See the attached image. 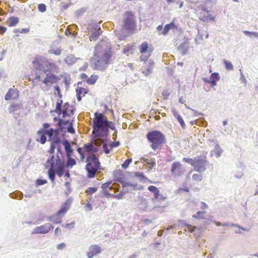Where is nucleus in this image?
Segmentation results:
<instances>
[{
  "mask_svg": "<svg viewBox=\"0 0 258 258\" xmlns=\"http://www.w3.org/2000/svg\"><path fill=\"white\" fill-rule=\"evenodd\" d=\"M61 141L57 137L52 140L50 147L48 151L50 154H53L55 149H57V153L56 156L51 155L49 157L46 163V167H49L48 175L52 182L55 180V174L61 177L63 173L64 163L63 154L61 152Z\"/></svg>",
  "mask_w": 258,
  "mask_h": 258,
  "instance_id": "obj_1",
  "label": "nucleus"
},
{
  "mask_svg": "<svg viewBox=\"0 0 258 258\" xmlns=\"http://www.w3.org/2000/svg\"><path fill=\"white\" fill-rule=\"evenodd\" d=\"M112 55L110 45L101 41L94 48L93 55L90 58L91 67L95 70L104 71L111 63Z\"/></svg>",
  "mask_w": 258,
  "mask_h": 258,
  "instance_id": "obj_2",
  "label": "nucleus"
},
{
  "mask_svg": "<svg viewBox=\"0 0 258 258\" xmlns=\"http://www.w3.org/2000/svg\"><path fill=\"white\" fill-rule=\"evenodd\" d=\"M94 145L99 146L103 144L109 134V129L115 130L114 123L107 120L106 116L101 113L96 112L93 120Z\"/></svg>",
  "mask_w": 258,
  "mask_h": 258,
  "instance_id": "obj_3",
  "label": "nucleus"
},
{
  "mask_svg": "<svg viewBox=\"0 0 258 258\" xmlns=\"http://www.w3.org/2000/svg\"><path fill=\"white\" fill-rule=\"evenodd\" d=\"M62 103L61 100L57 101L55 108V112L59 115L62 114V116L59 119L54 117V120L58 121L57 125L60 131H62L63 129L67 128L68 133L72 134H74L75 130L73 127V120L72 117L75 108L73 106L67 102L64 104L61 109Z\"/></svg>",
  "mask_w": 258,
  "mask_h": 258,
  "instance_id": "obj_4",
  "label": "nucleus"
},
{
  "mask_svg": "<svg viewBox=\"0 0 258 258\" xmlns=\"http://www.w3.org/2000/svg\"><path fill=\"white\" fill-rule=\"evenodd\" d=\"M115 180L121 183L123 188L127 190H140L143 187L135 182V177L128 174L125 176L121 171H117L114 173Z\"/></svg>",
  "mask_w": 258,
  "mask_h": 258,
  "instance_id": "obj_5",
  "label": "nucleus"
},
{
  "mask_svg": "<svg viewBox=\"0 0 258 258\" xmlns=\"http://www.w3.org/2000/svg\"><path fill=\"white\" fill-rule=\"evenodd\" d=\"M147 139L149 142L151 148L153 150L161 149L162 145L165 143V136L159 131L149 132L146 135Z\"/></svg>",
  "mask_w": 258,
  "mask_h": 258,
  "instance_id": "obj_6",
  "label": "nucleus"
},
{
  "mask_svg": "<svg viewBox=\"0 0 258 258\" xmlns=\"http://www.w3.org/2000/svg\"><path fill=\"white\" fill-rule=\"evenodd\" d=\"M87 162L86 166L87 171V176L89 178H93L99 168L100 162L94 154H91L87 157Z\"/></svg>",
  "mask_w": 258,
  "mask_h": 258,
  "instance_id": "obj_7",
  "label": "nucleus"
},
{
  "mask_svg": "<svg viewBox=\"0 0 258 258\" xmlns=\"http://www.w3.org/2000/svg\"><path fill=\"white\" fill-rule=\"evenodd\" d=\"M122 29L128 31H134L136 29V23L134 14L130 12L124 14Z\"/></svg>",
  "mask_w": 258,
  "mask_h": 258,
  "instance_id": "obj_8",
  "label": "nucleus"
},
{
  "mask_svg": "<svg viewBox=\"0 0 258 258\" xmlns=\"http://www.w3.org/2000/svg\"><path fill=\"white\" fill-rule=\"evenodd\" d=\"M60 131L59 128L56 130L50 128L48 130L45 131L40 130L37 132L39 139H37V141L42 144H44L46 141V135H48L50 138V140H52L54 137L55 138L58 136Z\"/></svg>",
  "mask_w": 258,
  "mask_h": 258,
  "instance_id": "obj_9",
  "label": "nucleus"
},
{
  "mask_svg": "<svg viewBox=\"0 0 258 258\" xmlns=\"http://www.w3.org/2000/svg\"><path fill=\"white\" fill-rule=\"evenodd\" d=\"M140 53L141 54L140 59L146 61L151 56L154 48L151 44L147 41L142 42L139 46Z\"/></svg>",
  "mask_w": 258,
  "mask_h": 258,
  "instance_id": "obj_10",
  "label": "nucleus"
},
{
  "mask_svg": "<svg viewBox=\"0 0 258 258\" xmlns=\"http://www.w3.org/2000/svg\"><path fill=\"white\" fill-rule=\"evenodd\" d=\"M45 75L44 79L41 80L42 83L44 85L42 88L43 90H49L52 84L57 83L59 80V78L51 73H46Z\"/></svg>",
  "mask_w": 258,
  "mask_h": 258,
  "instance_id": "obj_11",
  "label": "nucleus"
},
{
  "mask_svg": "<svg viewBox=\"0 0 258 258\" xmlns=\"http://www.w3.org/2000/svg\"><path fill=\"white\" fill-rule=\"evenodd\" d=\"M88 30L91 33L89 36L90 41H96L102 33L101 28L97 24L92 23L89 24L88 26Z\"/></svg>",
  "mask_w": 258,
  "mask_h": 258,
  "instance_id": "obj_12",
  "label": "nucleus"
},
{
  "mask_svg": "<svg viewBox=\"0 0 258 258\" xmlns=\"http://www.w3.org/2000/svg\"><path fill=\"white\" fill-rule=\"evenodd\" d=\"M207 161L205 157L198 156L194 158V163H192V166L195 170L198 172H202L205 170Z\"/></svg>",
  "mask_w": 258,
  "mask_h": 258,
  "instance_id": "obj_13",
  "label": "nucleus"
},
{
  "mask_svg": "<svg viewBox=\"0 0 258 258\" xmlns=\"http://www.w3.org/2000/svg\"><path fill=\"white\" fill-rule=\"evenodd\" d=\"M185 169L182 164L179 162H173L171 166V173L174 177H179L182 176Z\"/></svg>",
  "mask_w": 258,
  "mask_h": 258,
  "instance_id": "obj_14",
  "label": "nucleus"
},
{
  "mask_svg": "<svg viewBox=\"0 0 258 258\" xmlns=\"http://www.w3.org/2000/svg\"><path fill=\"white\" fill-rule=\"evenodd\" d=\"M53 229V226L50 223H46L43 225L35 227L32 234H46L51 231Z\"/></svg>",
  "mask_w": 258,
  "mask_h": 258,
  "instance_id": "obj_15",
  "label": "nucleus"
},
{
  "mask_svg": "<svg viewBox=\"0 0 258 258\" xmlns=\"http://www.w3.org/2000/svg\"><path fill=\"white\" fill-rule=\"evenodd\" d=\"M44 66L43 67V72L44 74L50 73L51 72H54L57 71L58 69V66L52 62H50L46 60L43 62Z\"/></svg>",
  "mask_w": 258,
  "mask_h": 258,
  "instance_id": "obj_16",
  "label": "nucleus"
},
{
  "mask_svg": "<svg viewBox=\"0 0 258 258\" xmlns=\"http://www.w3.org/2000/svg\"><path fill=\"white\" fill-rule=\"evenodd\" d=\"M101 247L97 244L91 245L89 248L87 255L88 258H93L94 256L101 253Z\"/></svg>",
  "mask_w": 258,
  "mask_h": 258,
  "instance_id": "obj_17",
  "label": "nucleus"
},
{
  "mask_svg": "<svg viewBox=\"0 0 258 258\" xmlns=\"http://www.w3.org/2000/svg\"><path fill=\"white\" fill-rule=\"evenodd\" d=\"M212 146L214 148L211 151V156H215L218 158L221 156L223 150L217 142H213Z\"/></svg>",
  "mask_w": 258,
  "mask_h": 258,
  "instance_id": "obj_18",
  "label": "nucleus"
},
{
  "mask_svg": "<svg viewBox=\"0 0 258 258\" xmlns=\"http://www.w3.org/2000/svg\"><path fill=\"white\" fill-rule=\"evenodd\" d=\"M19 96V92L17 89H10L5 96V100L17 99Z\"/></svg>",
  "mask_w": 258,
  "mask_h": 258,
  "instance_id": "obj_19",
  "label": "nucleus"
},
{
  "mask_svg": "<svg viewBox=\"0 0 258 258\" xmlns=\"http://www.w3.org/2000/svg\"><path fill=\"white\" fill-rule=\"evenodd\" d=\"M76 92L77 100L78 101H80L82 99V97L85 96V95L89 92V89L87 88L78 86L76 89Z\"/></svg>",
  "mask_w": 258,
  "mask_h": 258,
  "instance_id": "obj_20",
  "label": "nucleus"
},
{
  "mask_svg": "<svg viewBox=\"0 0 258 258\" xmlns=\"http://www.w3.org/2000/svg\"><path fill=\"white\" fill-rule=\"evenodd\" d=\"M112 181H108L106 182L101 185V188L103 190V193L105 197L107 198L110 197L111 196H112V194H110L109 192V190L111 189L112 187L110 186V184H111Z\"/></svg>",
  "mask_w": 258,
  "mask_h": 258,
  "instance_id": "obj_21",
  "label": "nucleus"
},
{
  "mask_svg": "<svg viewBox=\"0 0 258 258\" xmlns=\"http://www.w3.org/2000/svg\"><path fill=\"white\" fill-rule=\"evenodd\" d=\"M130 176H134L135 182H136L137 183V178H138L141 181H143L144 182H148L149 183H154L152 180L149 179L148 178L145 176L142 173H135L134 175H130Z\"/></svg>",
  "mask_w": 258,
  "mask_h": 258,
  "instance_id": "obj_22",
  "label": "nucleus"
},
{
  "mask_svg": "<svg viewBox=\"0 0 258 258\" xmlns=\"http://www.w3.org/2000/svg\"><path fill=\"white\" fill-rule=\"evenodd\" d=\"M199 19L203 21L208 20V18L210 16L209 12L208 11L205 9H201L198 13Z\"/></svg>",
  "mask_w": 258,
  "mask_h": 258,
  "instance_id": "obj_23",
  "label": "nucleus"
},
{
  "mask_svg": "<svg viewBox=\"0 0 258 258\" xmlns=\"http://www.w3.org/2000/svg\"><path fill=\"white\" fill-rule=\"evenodd\" d=\"M42 57L41 56H36L33 61H32V63L34 68L36 70H41V64L43 62L42 61Z\"/></svg>",
  "mask_w": 258,
  "mask_h": 258,
  "instance_id": "obj_24",
  "label": "nucleus"
},
{
  "mask_svg": "<svg viewBox=\"0 0 258 258\" xmlns=\"http://www.w3.org/2000/svg\"><path fill=\"white\" fill-rule=\"evenodd\" d=\"M189 48L188 43L187 41H184L180 44L178 46V49L182 55L186 54Z\"/></svg>",
  "mask_w": 258,
  "mask_h": 258,
  "instance_id": "obj_25",
  "label": "nucleus"
},
{
  "mask_svg": "<svg viewBox=\"0 0 258 258\" xmlns=\"http://www.w3.org/2000/svg\"><path fill=\"white\" fill-rule=\"evenodd\" d=\"M172 112L174 116L176 118L179 123L180 124L182 128L183 129H184L185 127V123L182 118V117L180 116V115L178 114V111L175 109L173 108L172 109Z\"/></svg>",
  "mask_w": 258,
  "mask_h": 258,
  "instance_id": "obj_26",
  "label": "nucleus"
},
{
  "mask_svg": "<svg viewBox=\"0 0 258 258\" xmlns=\"http://www.w3.org/2000/svg\"><path fill=\"white\" fill-rule=\"evenodd\" d=\"M175 28H176V26H175L174 22H172L169 24H166L164 26V29L162 32L161 34L163 35H166L167 34L170 30L174 29Z\"/></svg>",
  "mask_w": 258,
  "mask_h": 258,
  "instance_id": "obj_27",
  "label": "nucleus"
},
{
  "mask_svg": "<svg viewBox=\"0 0 258 258\" xmlns=\"http://www.w3.org/2000/svg\"><path fill=\"white\" fill-rule=\"evenodd\" d=\"M220 79L219 74L217 73H214L211 75V86L213 87L216 85V83Z\"/></svg>",
  "mask_w": 258,
  "mask_h": 258,
  "instance_id": "obj_28",
  "label": "nucleus"
},
{
  "mask_svg": "<svg viewBox=\"0 0 258 258\" xmlns=\"http://www.w3.org/2000/svg\"><path fill=\"white\" fill-rule=\"evenodd\" d=\"M148 189L150 192L153 193L155 199H157L159 198L160 191L157 187L154 185H150L148 187Z\"/></svg>",
  "mask_w": 258,
  "mask_h": 258,
  "instance_id": "obj_29",
  "label": "nucleus"
},
{
  "mask_svg": "<svg viewBox=\"0 0 258 258\" xmlns=\"http://www.w3.org/2000/svg\"><path fill=\"white\" fill-rule=\"evenodd\" d=\"M69 208V205L67 203H64L59 210L57 212L56 215L58 216L64 215L68 211Z\"/></svg>",
  "mask_w": 258,
  "mask_h": 258,
  "instance_id": "obj_30",
  "label": "nucleus"
},
{
  "mask_svg": "<svg viewBox=\"0 0 258 258\" xmlns=\"http://www.w3.org/2000/svg\"><path fill=\"white\" fill-rule=\"evenodd\" d=\"M66 152L68 157L70 156V154L73 152V149L71 148V145L68 141H65L63 142Z\"/></svg>",
  "mask_w": 258,
  "mask_h": 258,
  "instance_id": "obj_31",
  "label": "nucleus"
},
{
  "mask_svg": "<svg viewBox=\"0 0 258 258\" xmlns=\"http://www.w3.org/2000/svg\"><path fill=\"white\" fill-rule=\"evenodd\" d=\"M21 108H22V105L21 104L13 103L10 106L9 111L10 113H13Z\"/></svg>",
  "mask_w": 258,
  "mask_h": 258,
  "instance_id": "obj_32",
  "label": "nucleus"
},
{
  "mask_svg": "<svg viewBox=\"0 0 258 258\" xmlns=\"http://www.w3.org/2000/svg\"><path fill=\"white\" fill-rule=\"evenodd\" d=\"M97 75L93 74L87 80V83L89 85H94L98 79Z\"/></svg>",
  "mask_w": 258,
  "mask_h": 258,
  "instance_id": "obj_33",
  "label": "nucleus"
},
{
  "mask_svg": "<svg viewBox=\"0 0 258 258\" xmlns=\"http://www.w3.org/2000/svg\"><path fill=\"white\" fill-rule=\"evenodd\" d=\"M19 22L18 18L15 17H11L9 18L8 26L9 27L15 26Z\"/></svg>",
  "mask_w": 258,
  "mask_h": 258,
  "instance_id": "obj_34",
  "label": "nucleus"
},
{
  "mask_svg": "<svg viewBox=\"0 0 258 258\" xmlns=\"http://www.w3.org/2000/svg\"><path fill=\"white\" fill-rule=\"evenodd\" d=\"M243 33L248 36L249 37L252 38H258V32H250L247 30H244L243 31Z\"/></svg>",
  "mask_w": 258,
  "mask_h": 258,
  "instance_id": "obj_35",
  "label": "nucleus"
},
{
  "mask_svg": "<svg viewBox=\"0 0 258 258\" xmlns=\"http://www.w3.org/2000/svg\"><path fill=\"white\" fill-rule=\"evenodd\" d=\"M93 145L92 143L85 144L83 147V151L86 152H91L93 151Z\"/></svg>",
  "mask_w": 258,
  "mask_h": 258,
  "instance_id": "obj_36",
  "label": "nucleus"
},
{
  "mask_svg": "<svg viewBox=\"0 0 258 258\" xmlns=\"http://www.w3.org/2000/svg\"><path fill=\"white\" fill-rule=\"evenodd\" d=\"M205 215V212L204 211H199L196 214L192 215V217L194 218H196L198 219H203L204 218V216Z\"/></svg>",
  "mask_w": 258,
  "mask_h": 258,
  "instance_id": "obj_37",
  "label": "nucleus"
},
{
  "mask_svg": "<svg viewBox=\"0 0 258 258\" xmlns=\"http://www.w3.org/2000/svg\"><path fill=\"white\" fill-rule=\"evenodd\" d=\"M98 189L97 187H89L87 188V189L86 190L85 192L89 195H92Z\"/></svg>",
  "mask_w": 258,
  "mask_h": 258,
  "instance_id": "obj_38",
  "label": "nucleus"
},
{
  "mask_svg": "<svg viewBox=\"0 0 258 258\" xmlns=\"http://www.w3.org/2000/svg\"><path fill=\"white\" fill-rule=\"evenodd\" d=\"M222 226H235V227H237L243 230L247 231V230L245 228H243L237 224H233V223H222Z\"/></svg>",
  "mask_w": 258,
  "mask_h": 258,
  "instance_id": "obj_39",
  "label": "nucleus"
},
{
  "mask_svg": "<svg viewBox=\"0 0 258 258\" xmlns=\"http://www.w3.org/2000/svg\"><path fill=\"white\" fill-rule=\"evenodd\" d=\"M103 148L104 149L105 154H108L110 151L112 149L111 146L110 144H104L103 145Z\"/></svg>",
  "mask_w": 258,
  "mask_h": 258,
  "instance_id": "obj_40",
  "label": "nucleus"
},
{
  "mask_svg": "<svg viewBox=\"0 0 258 258\" xmlns=\"http://www.w3.org/2000/svg\"><path fill=\"white\" fill-rule=\"evenodd\" d=\"M133 45L127 44L126 45V46L123 48V53L124 54L127 53L128 52H130L131 51H132L133 50Z\"/></svg>",
  "mask_w": 258,
  "mask_h": 258,
  "instance_id": "obj_41",
  "label": "nucleus"
},
{
  "mask_svg": "<svg viewBox=\"0 0 258 258\" xmlns=\"http://www.w3.org/2000/svg\"><path fill=\"white\" fill-rule=\"evenodd\" d=\"M224 63L225 66V68L227 70H233V66L232 63L229 61L224 60Z\"/></svg>",
  "mask_w": 258,
  "mask_h": 258,
  "instance_id": "obj_42",
  "label": "nucleus"
},
{
  "mask_svg": "<svg viewBox=\"0 0 258 258\" xmlns=\"http://www.w3.org/2000/svg\"><path fill=\"white\" fill-rule=\"evenodd\" d=\"M132 162V159H128L126 160L121 165L122 168L123 169H126L128 167L129 164Z\"/></svg>",
  "mask_w": 258,
  "mask_h": 258,
  "instance_id": "obj_43",
  "label": "nucleus"
},
{
  "mask_svg": "<svg viewBox=\"0 0 258 258\" xmlns=\"http://www.w3.org/2000/svg\"><path fill=\"white\" fill-rule=\"evenodd\" d=\"M124 192L121 191L119 194L117 195H113L112 194V196H111L110 197H113L117 199L120 200L123 198L124 196Z\"/></svg>",
  "mask_w": 258,
  "mask_h": 258,
  "instance_id": "obj_44",
  "label": "nucleus"
},
{
  "mask_svg": "<svg viewBox=\"0 0 258 258\" xmlns=\"http://www.w3.org/2000/svg\"><path fill=\"white\" fill-rule=\"evenodd\" d=\"M153 62L150 63V67H149V68L147 69L146 70L143 71V73L146 76L148 75L150 73H151V70H152L153 67Z\"/></svg>",
  "mask_w": 258,
  "mask_h": 258,
  "instance_id": "obj_45",
  "label": "nucleus"
},
{
  "mask_svg": "<svg viewBox=\"0 0 258 258\" xmlns=\"http://www.w3.org/2000/svg\"><path fill=\"white\" fill-rule=\"evenodd\" d=\"M76 164L75 160L71 158H69L68 162H67V165L68 166L72 167L73 166L75 165Z\"/></svg>",
  "mask_w": 258,
  "mask_h": 258,
  "instance_id": "obj_46",
  "label": "nucleus"
},
{
  "mask_svg": "<svg viewBox=\"0 0 258 258\" xmlns=\"http://www.w3.org/2000/svg\"><path fill=\"white\" fill-rule=\"evenodd\" d=\"M192 179H193V180H194L196 181H201L202 179V177L201 174H194L192 175Z\"/></svg>",
  "mask_w": 258,
  "mask_h": 258,
  "instance_id": "obj_47",
  "label": "nucleus"
},
{
  "mask_svg": "<svg viewBox=\"0 0 258 258\" xmlns=\"http://www.w3.org/2000/svg\"><path fill=\"white\" fill-rule=\"evenodd\" d=\"M47 182V181L46 179H37L36 181V184L39 186L46 183Z\"/></svg>",
  "mask_w": 258,
  "mask_h": 258,
  "instance_id": "obj_48",
  "label": "nucleus"
},
{
  "mask_svg": "<svg viewBox=\"0 0 258 258\" xmlns=\"http://www.w3.org/2000/svg\"><path fill=\"white\" fill-rule=\"evenodd\" d=\"M38 9L41 12H44L46 11V6L43 4H40L38 6Z\"/></svg>",
  "mask_w": 258,
  "mask_h": 258,
  "instance_id": "obj_49",
  "label": "nucleus"
},
{
  "mask_svg": "<svg viewBox=\"0 0 258 258\" xmlns=\"http://www.w3.org/2000/svg\"><path fill=\"white\" fill-rule=\"evenodd\" d=\"M75 224L74 222H72L70 223H67L62 225V227L67 228H72L74 227Z\"/></svg>",
  "mask_w": 258,
  "mask_h": 258,
  "instance_id": "obj_50",
  "label": "nucleus"
},
{
  "mask_svg": "<svg viewBox=\"0 0 258 258\" xmlns=\"http://www.w3.org/2000/svg\"><path fill=\"white\" fill-rule=\"evenodd\" d=\"M78 152L81 155V159H84L85 158L84 151H83V148H79L77 149Z\"/></svg>",
  "mask_w": 258,
  "mask_h": 258,
  "instance_id": "obj_51",
  "label": "nucleus"
},
{
  "mask_svg": "<svg viewBox=\"0 0 258 258\" xmlns=\"http://www.w3.org/2000/svg\"><path fill=\"white\" fill-rule=\"evenodd\" d=\"M50 53L54 54L56 55H59L61 54V50L60 49H57L56 50H51Z\"/></svg>",
  "mask_w": 258,
  "mask_h": 258,
  "instance_id": "obj_52",
  "label": "nucleus"
},
{
  "mask_svg": "<svg viewBox=\"0 0 258 258\" xmlns=\"http://www.w3.org/2000/svg\"><path fill=\"white\" fill-rule=\"evenodd\" d=\"M183 161L186 163H190L192 165V163H194V159L189 158H183Z\"/></svg>",
  "mask_w": 258,
  "mask_h": 258,
  "instance_id": "obj_53",
  "label": "nucleus"
},
{
  "mask_svg": "<svg viewBox=\"0 0 258 258\" xmlns=\"http://www.w3.org/2000/svg\"><path fill=\"white\" fill-rule=\"evenodd\" d=\"M66 246V244L62 242L57 245L56 248L58 250H62L64 249Z\"/></svg>",
  "mask_w": 258,
  "mask_h": 258,
  "instance_id": "obj_54",
  "label": "nucleus"
},
{
  "mask_svg": "<svg viewBox=\"0 0 258 258\" xmlns=\"http://www.w3.org/2000/svg\"><path fill=\"white\" fill-rule=\"evenodd\" d=\"M86 211H91L92 210V206L90 203L87 204L84 207Z\"/></svg>",
  "mask_w": 258,
  "mask_h": 258,
  "instance_id": "obj_55",
  "label": "nucleus"
},
{
  "mask_svg": "<svg viewBox=\"0 0 258 258\" xmlns=\"http://www.w3.org/2000/svg\"><path fill=\"white\" fill-rule=\"evenodd\" d=\"M240 81L245 84L246 85V80L244 76V74H243L242 72H241L240 73Z\"/></svg>",
  "mask_w": 258,
  "mask_h": 258,
  "instance_id": "obj_56",
  "label": "nucleus"
},
{
  "mask_svg": "<svg viewBox=\"0 0 258 258\" xmlns=\"http://www.w3.org/2000/svg\"><path fill=\"white\" fill-rule=\"evenodd\" d=\"M186 227H187V229L188 230V231H189L191 232L194 231L195 230V229H196V227L192 226L190 225H186Z\"/></svg>",
  "mask_w": 258,
  "mask_h": 258,
  "instance_id": "obj_57",
  "label": "nucleus"
},
{
  "mask_svg": "<svg viewBox=\"0 0 258 258\" xmlns=\"http://www.w3.org/2000/svg\"><path fill=\"white\" fill-rule=\"evenodd\" d=\"M80 78L82 80L86 81L87 82V80L88 79V76L85 73H82L80 75Z\"/></svg>",
  "mask_w": 258,
  "mask_h": 258,
  "instance_id": "obj_58",
  "label": "nucleus"
},
{
  "mask_svg": "<svg viewBox=\"0 0 258 258\" xmlns=\"http://www.w3.org/2000/svg\"><path fill=\"white\" fill-rule=\"evenodd\" d=\"M7 29L6 27L0 26V34H4L6 32Z\"/></svg>",
  "mask_w": 258,
  "mask_h": 258,
  "instance_id": "obj_59",
  "label": "nucleus"
},
{
  "mask_svg": "<svg viewBox=\"0 0 258 258\" xmlns=\"http://www.w3.org/2000/svg\"><path fill=\"white\" fill-rule=\"evenodd\" d=\"M110 146H111L112 148L113 149L114 147H117L119 145V142H111L109 144Z\"/></svg>",
  "mask_w": 258,
  "mask_h": 258,
  "instance_id": "obj_60",
  "label": "nucleus"
},
{
  "mask_svg": "<svg viewBox=\"0 0 258 258\" xmlns=\"http://www.w3.org/2000/svg\"><path fill=\"white\" fill-rule=\"evenodd\" d=\"M30 30L28 28H23L20 29V33H27Z\"/></svg>",
  "mask_w": 258,
  "mask_h": 258,
  "instance_id": "obj_61",
  "label": "nucleus"
},
{
  "mask_svg": "<svg viewBox=\"0 0 258 258\" xmlns=\"http://www.w3.org/2000/svg\"><path fill=\"white\" fill-rule=\"evenodd\" d=\"M72 58H73V57L72 56H68L65 59V61L67 63H71V61Z\"/></svg>",
  "mask_w": 258,
  "mask_h": 258,
  "instance_id": "obj_62",
  "label": "nucleus"
},
{
  "mask_svg": "<svg viewBox=\"0 0 258 258\" xmlns=\"http://www.w3.org/2000/svg\"><path fill=\"white\" fill-rule=\"evenodd\" d=\"M49 124L47 123H45L43 124V129L42 130L45 131L46 129L49 127Z\"/></svg>",
  "mask_w": 258,
  "mask_h": 258,
  "instance_id": "obj_63",
  "label": "nucleus"
},
{
  "mask_svg": "<svg viewBox=\"0 0 258 258\" xmlns=\"http://www.w3.org/2000/svg\"><path fill=\"white\" fill-rule=\"evenodd\" d=\"M34 80H38V81H41V76L40 75H38L37 74V73L36 74V77L35 78H34Z\"/></svg>",
  "mask_w": 258,
  "mask_h": 258,
  "instance_id": "obj_64",
  "label": "nucleus"
}]
</instances>
